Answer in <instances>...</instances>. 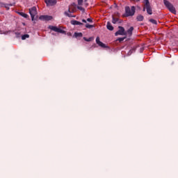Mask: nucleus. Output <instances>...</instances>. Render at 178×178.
Listing matches in <instances>:
<instances>
[{"instance_id": "1", "label": "nucleus", "mask_w": 178, "mask_h": 178, "mask_svg": "<svg viewBox=\"0 0 178 178\" xmlns=\"http://www.w3.org/2000/svg\"><path fill=\"white\" fill-rule=\"evenodd\" d=\"M136 13V7L131 6V8L129 6L125 7V16L128 17L129 16H134Z\"/></svg>"}, {"instance_id": "2", "label": "nucleus", "mask_w": 178, "mask_h": 178, "mask_svg": "<svg viewBox=\"0 0 178 178\" xmlns=\"http://www.w3.org/2000/svg\"><path fill=\"white\" fill-rule=\"evenodd\" d=\"M164 5L168 8V9L171 12V13H174V15H176V8L173 6V5L169 2L168 0H164Z\"/></svg>"}, {"instance_id": "3", "label": "nucleus", "mask_w": 178, "mask_h": 178, "mask_svg": "<svg viewBox=\"0 0 178 178\" xmlns=\"http://www.w3.org/2000/svg\"><path fill=\"white\" fill-rule=\"evenodd\" d=\"M145 7L143 8V11L145 12V8L149 15H152V10L151 9V6H149V0H144Z\"/></svg>"}, {"instance_id": "4", "label": "nucleus", "mask_w": 178, "mask_h": 178, "mask_svg": "<svg viewBox=\"0 0 178 178\" xmlns=\"http://www.w3.org/2000/svg\"><path fill=\"white\" fill-rule=\"evenodd\" d=\"M29 13L31 15L32 21H33L34 17L37 16V7H33L31 8H29Z\"/></svg>"}, {"instance_id": "5", "label": "nucleus", "mask_w": 178, "mask_h": 178, "mask_svg": "<svg viewBox=\"0 0 178 178\" xmlns=\"http://www.w3.org/2000/svg\"><path fill=\"white\" fill-rule=\"evenodd\" d=\"M115 35H127V33L124 31V28L119 26V30L115 33Z\"/></svg>"}, {"instance_id": "6", "label": "nucleus", "mask_w": 178, "mask_h": 178, "mask_svg": "<svg viewBox=\"0 0 178 178\" xmlns=\"http://www.w3.org/2000/svg\"><path fill=\"white\" fill-rule=\"evenodd\" d=\"M40 20H42L43 22H48L49 20H52V16L49 15H41L39 17Z\"/></svg>"}, {"instance_id": "7", "label": "nucleus", "mask_w": 178, "mask_h": 178, "mask_svg": "<svg viewBox=\"0 0 178 178\" xmlns=\"http://www.w3.org/2000/svg\"><path fill=\"white\" fill-rule=\"evenodd\" d=\"M45 3L47 6H54L56 5V0H45Z\"/></svg>"}, {"instance_id": "8", "label": "nucleus", "mask_w": 178, "mask_h": 178, "mask_svg": "<svg viewBox=\"0 0 178 178\" xmlns=\"http://www.w3.org/2000/svg\"><path fill=\"white\" fill-rule=\"evenodd\" d=\"M96 42H97V44L99 45V47H102V48H105V44L102 43V42H100L99 37H97L96 38Z\"/></svg>"}, {"instance_id": "9", "label": "nucleus", "mask_w": 178, "mask_h": 178, "mask_svg": "<svg viewBox=\"0 0 178 178\" xmlns=\"http://www.w3.org/2000/svg\"><path fill=\"white\" fill-rule=\"evenodd\" d=\"M71 24L73 26H83V23L76 20L71 21Z\"/></svg>"}, {"instance_id": "10", "label": "nucleus", "mask_w": 178, "mask_h": 178, "mask_svg": "<svg viewBox=\"0 0 178 178\" xmlns=\"http://www.w3.org/2000/svg\"><path fill=\"white\" fill-rule=\"evenodd\" d=\"M106 27H107L108 30H110V31H113V26H112L111 22H107Z\"/></svg>"}, {"instance_id": "11", "label": "nucleus", "mask_w": 178, "mask_h": 178, "mask_svg": "<svg viewBox=\"0 0 178 178\" xmlns=\"http://www.w3.org/2000/svg\"><path fill=\"white\" fill-rule=\"evenodd\" d=\"M134 29L133 27H131L129 29V30L126 32L127 35H131V33H133V30Z\"/></svg>"}, {"instance_id": "12", "label": "nucleus", "mask_w": 178, "mask_h": 178, "mask_svg": "<svg viewBox=\"0 0 178 178\" xmlns=\"http://www.w3.org/2000/svg\"><path fill=\"white\" fill-rule=\"evenodd\" d=\"M18 14H19L20 16H22V17H25V19H27V17H29V15L24 13H18Z\"/></svg>"}, {"instance_id": "13", "label": "nucleus", "mask_w": 178, "mask_h": 178, "mask_svg": "<svg viewBox=\"0 0 178 178\" xmlns=\"http://www.w3.org/2000/svg\"><path fill=\"white\" fill-rule=\"evenodd\" d=\"M138 22H143L144 20V17L143 15H138L137 17Z\"/></svg>"}, {"instance_id": "14", "label": "nucleus", "mask_w": 178, "mask_h": 178, "mask_svg": "<svg viewBox=\"0 0 178 178\" xmlns=\"http://www.w3.org/2000/svg\"><path fill=\"white\" fill-rule=\"evenodd\" d=\"M74 37L76 38H79V37H83V33H74Z\"/></svg>"}, {"instance_id": "15", "label": "nucleus", "mask_w": 178, "mask_h": 178, "mask_svg": "<svg viewBox=\"0 0 178 178\" xmlns=\"http://www.w3.org/2000/svg\"><path fill=\"white\" fill-rule=\"evenodd\" d=\"M65 13L67 16H68V17H73V16L72 15L71 12H70V8L69 9L68 13L65 12Z\"/></svg>"}, {"instance_id": "16", "label": "nucleus", "mask_w": 178, "mask_h": 178, "mask_svg": "<svg viewBox=\"0 0 178 178\" xmlns=\"http://www.w3.org/2000/svg\"><path fill=\"white\" fill-rule=\"evenodd\" d=\"M49 29H50L51 30H53V31L57 32V31H58V29L59 28H58V27H56V26H49Z\"/></svg>"}, {"instance_id": "17", "label": "nucleus", "mask_w": 178, "mask_h": 178, "mask_svg": "<svg viewBox=\"0 0 178 178\" xmlns=\"http://www.w3.org/2000/svg\"><path fill=\"white\" fill-rule=\"evenodd\" d=\"M83 40L85 41H87L88 42H90V41H92V40H94V38H89L88 39H87L86 38H83Z\"/></svg>"}, {"instance_id": "18", "label": "nucleus", "mask_w": 178, "mask_h": 178, "mask_svg": "<svg viewBox=\"0 0 178 178\" xmlns=\"http://www.w3.org/2000/svg\"><path fill=\"white\" fill-rule=\"evenodd\" d=\"M29 37H30V35H29L28 34L24 35L22 37V40H26V38H29Z\"/></svg>"}, {"instance_id": "19", "label": "nucleus", "mask_w": 178, "mask_h": 178, "mask_svg": "<svg viewBox=\"0 0 178 178\" xmlns=\"http://www.w3.org/2000/svg\"><path fill=\"white\" fill-rule=\"evenodd\" d=\"M9 6H12V4L4 5V8H6V9H7V10H9Z\"/></svg>"}, {"instance_id": "20", "label": "nucleus", "mask_w": 178, "mask_h": 178, "mask_svg": "<svg viewBox=\"0 0 178 178\" xmlns=\"http://www.w3.org/2000/svg\"><path fill=\"white\" fill-rule=\"evenodd\" d=\"M86 27L87 29H92L93 26L90 25V24H86Z\"/></svg>"}, {"instance_id": "21", "label": "nucleus", "mask_w": 178, "mask_h": 178, "mask_svg": "<svg viewBox=\"0 0 178 178\" xmlns=\"http://www.w3.org/2000/svg\"><path fill=\"white\" fill-rule=\"evenodd\" d=\"M149 22H150L151 23H152L153 24H156V20H155V19H151L149 20Z\"/></svg>"}, {"instance_id": "22", "label": "nucleus", "mask_w": 178, "mask_h": 178, "mask_svg": "<svg viewBox=\"0 0 178 178\" xmlns=\"http://www.w3.org/2000/svg\"><path fill=\"white\" fill-rule=\"evenodd\" d=\"M56 33H65V31H63V30H62V29H60L58 28V29H57Z\"/></svg>"}, {"instance_id": "23", "label": "nucleus", "mask_w": 178, "mask_h": 178, "mask_svg": "<svg viewBox=\"0 0 178 178\" xmlns=\"http://www.w3.org/2000/svg\"><path fill=\"white\" fill-rule=\"evenodd\" d=\"M78 5H79V6H81V5H83V0H78Z\"/></svg>"}, {"instance_id": "24", "label": "nucleus", "mask_w": 178, "mask_h": 178, "mask_svg": "<svg viewBox=\"0 0 178 178\" xmlns=\"http://www.w3.org/2000/svg\"><path fill=\"white\" fill-rule=\"evenodd\" d=\"M117 22H118V19H116V18H113V23L114 24H116Z\"/></svg>"}, {"instance_id": "25", "label": "nucleus", "mask_w": 178, "mask_h": 178, "mask_svg": "<svg viewBox=\"0 0 178 178\" xmlns=\"http://www.w3.org/2000/svg\"><path fill=\"white\" fill-rule=\"evenodd\" d=\"M5 3H0V6H1V8H5Z\"/></svg>"}, {"instance_id": "26", "label": "nucleus", "mask_w": 178, "mask_h": 178, "mask_svg": "<svg viewBox=\"0 0 178 178\" xmlns=\"http://www.w3.org/2000/svg\"><path fill=\"white\" fill-rule=\"evenodd\" d=\"M78 9H79V10H83L84 11V8L81 6H78Z\"/></svg>"}, {"instance_id": "27", "label": "nucleus", "mask_w": 178, "mask_h": 178, "mask_svg": "<svg viewBox=\"0 0 178 178\" xmlns=\"http://www.w3.org/2000/svg\"><path fill=\"white\" fill-rule=\"evenodd\" d=\"M124 38H119L118 39V41H124Z\"/></svg>"}, {"instance_id": "28", "label": "nucleus", "mask_w": 178, "mask_h": 178, "mask_svg": "<svg viewBox=\"0 0 178 178\" xmlns=\"http://www.w3.org/2000/svg\"><path fill=\"white\" fill-rule=\"evenodd\" d=\"M87 22H89L90 23H91V22H92V19L88 18V19H87Z\"/></svg>"}, {"instance_id": "29", "label": "nucleus", "mask_w": 178, "mask_h": 178, "mask_svg": "<svg viewBox=\"0 0 178 178\" xmlns=\"http://www.w3.org/2000/svg\"><path fill=\"white\" fill-rule=\"evenodd\" d=\"M82 22H83V23H87V21H86V19H83Z\"/></svg>"}, {"instance_id": "30", "label": "nucleus", "mask_w": 178, "mask_h": 178, "mask_svg": "<svg viewBox=\"0 0 178 178\" xmlns=\"http://www.w3.org/2000/svg\"><path fill=\"white\" fill-rule=\"evenodd\" d=\"M85 2H87V0H85Z\"/></svg>"}]
</instances>
